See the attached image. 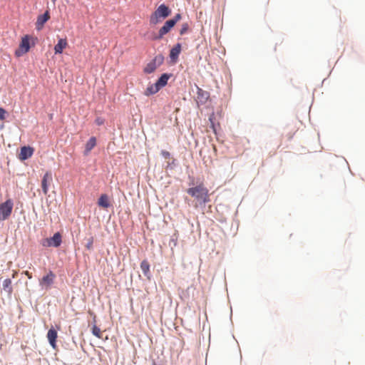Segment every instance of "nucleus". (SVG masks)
<instances>
[{
  "label": "nucleus",
  "mask_w": 365,
  "mask_h": 365,
  "mask_svg": "<svg viewBox=\"0 0 365 365\" xmlns=\"http://www.w3.org/2000/svg\"><path fill=\"white\" fill-rule=\"evenodd\" d=\"M3 289L9 296H11L13 292V287L11 284V280L10 279H6L4 280L2 284Z\"/></svg>",
  "instance_id": "nucleus-15"
},
{
  "label": "nucleus",
  "mask_w": 365,
  "mask_h": 365,
  "mask_svg": "<svg viewBox=\"0 0 365 365\" xmlns=\"http://www.w3.org/2000/svg\"><path fill=\"white\" fill-rule=\"evenodd\" d=\"M55 278L56 274L52 271H49L48 274L43 277V278L40 280L39 284L43 287L48 289L53 283Z\"/></svg>",
  "instance_id": "nucleus-6"
},
{
  "label": "nucleus",
  "mask_w": 365,
  "mask_h": 365,
  "mask_svg": "<svg viewBox=\"0 0 365 365\" xmlns=\"http://www.w3.org/2000/svg\"><path fill=\"white\" fill-rule=\"evenodd\" d=\"M174 26L175 23L173 21L168 20L165 21L164 25L159 30L158 35L155 38V39L163 38V37L167 34Z\"/></svg>",
  "instance_id": "nucleus-7"
},
{
  "label": "nucleus",
  "mask_w": 365,
  "mask_h": 365,
  "mask_svg": "<svg viewBox=\"0 0 365 365\" xmlns=\"http://www.w3.org/2000/svg\"><path fill=\"white\" fill-rule=\"evenodd\" d=\"M16 275H17V272H16V271H14V273H13V274H12V277H13V278H15V277H16Z\"/></svg>",
  "instance_id": "nucleus-29"
},
{
  "label": "nucleus",
  "mask_w": 365,
  "mask_h": 365,
  "mask_svg": "<svg viewBox=\"0 0 365 365\" xmlns=\"http://www.w3.org/2000/svg\"><path fill=\"white\" fill-rule=\"evenodd\" d=\"M68 46L67 40L66 38H60L57 44L54 46L55 53H61L64 48Z\"/></svg>",
  "instance_id": "nucleus-11"
},
{
  "label": "nucleus",
  "mask_w": 365,
  "mask_h": 365,
  "mask_svg": "<svg viewBox=\"0 0 365 365\" xmlns=\"http://www.w3.org/2000/svg\"><path fill=\"white\" fill-rule=\"evenodd\" d=\"M202 92H203V91L201 88H198L197 93L200 94Z\"/></svg>",
  "instance_id": "nucleus-30"
},
{
  "label": "nucleus",
  "mask_w": 365,
  "mask_h": 365,
  "mask_svg": "<svg viewBox=\"0 0 365 365\" xmlns=\"http://www.w3.org/2000/svg\"><path fill=\"white\" fill-rule=\"evenodd\" d=\"M92 334L96 337L101 339L102 338V331L99 327L96 325H93L91 329Z\"/></svg>",
  "instance_id": "nucleus-21"
},
{
  "label": "nucleus",
  "mask_w": 365,
  "mask_h": 365,
  "mask_svg": "<svg viewBox=\"0 0 365 365\" xmlns=\"http://www.w3.org/2000/svg\"><path fill=\"white\" fill-rule=\"evenodd\" d=\"M14 202L11 199L6 200L0 204V221L6 220L11 214Z\"/></svg>",
  "instance_id": "nucleus-3"
},
{
  "label": "nucleus",
  "mask_w": 365,
  "mask_h": 365,
  "mask_svg": "<svg viewBox=\"0 0 365 365\" xmlns=\"http://www.w3.org/2000/svg\"><path fill=\"white\" fill-rule=\"evenodd\" d=\"M49 18L50 16L48 11H46L43 14L38 16L36 21L37 29H41L43 24L49 19Z\"/></svg>",
  "instance_id": "nucleus-12"
},
{
  "label": "nucleus",
  "mask_w": 365,
  "mask_h": 365,
  "mask_svg": "<svg viewBox=\"0 0 365 365\" xmlns=\"http://www.w3.org/2000/svg\"><path fill=\"white\" fill-rule=\"evenodd\" d=\"M157 68L156 63L155 61H152L146 65V66L144 68V72L146 73H151L155 71Z\"/></svg>",
  "instance_id": "nucleus-20"
},
{
  "label": "nucleus",
  "mask_w": 365,
  "mask_h": 365,
  "mask_svg": "<svg viewBox=\"0 0 365 365\" xmlns=\"http://www.w3.org/2000/svg\"><path fill=\"white\" fill-rule=\"evenodd\" d=\"M93 237H90L88 240V242L86 245V247L88 249V250H91L93 248Z\"/></svg>",
  "instance_id": "nucleus-23"
},
{
  "label": "nucleus",
  "mask_w": 365,
  "mask_h": 365,
  "mask_svg": "<svg viewBox=\"0 0 365 365\" xmlns=\"http://www.w3.org/2000/svg\"><path fill=\"white\" fill-rule=\"evenodd\" d=\"M187 192L197 200L195 207L197 204L205 205L210 200L209 190L202 184L188 188Z\"/></svg>",
  "instance_id": "nucleus-1"
},
{
  "label": "nucleus",
  "mask_w": 365,
  "mask_h": 365,
  "mask_svg": "<svg viewBox=\"0 0 365 365\" xmlns=\"http://www.w3.org/2000/svg\"><path fill=\"white\" fill-rule=\"evenodd\" d=\"M98 205L99 207L103 208H108L110 206L108 196L106 194H102L98 200Z\"/></svg>",
  "instance_id": "nucleus-13"
},
{
  "label": "nucleus",
  "mask_w": 365,
  "mask_h": 365,
  "mask_svg": "<svg viewBox=\"0 0 365 365\" xmlns=\"http://www.w3.org/2000/svg\"><path fill=\"white\" fill-rule=\"evenodd\" d=\"M96 124H98V125H100L103 124L104 120H103V119H102V118H98L96 120Z\"/></svg>",
  "instance_id": "nucleus-27"
},
{
  "label": "nucleus",
  "mask_w": 365,
  "mask_h": 365,
  "mask_svg": "<svg viewBox=\"0 0 365 365\" xmlns=\"http://www.w3.org/2000/svg\"><path fill=\"white\" fill-rule=\"evenodd\" d=\"M52 180V174L50 171H47L41 180V187L43 192L46 195L48 191V185Z\"/></svg>",
  "instance_id": "nucleus-9"
},
{
  "label": "nucleus",
  "mask_w": 365,
  "mask_h": 365,
  "mask_svg": "<svg viewBox=\"0 0 365 365\" xmlns=\"http://www.w3.org/2000/svg\"><path fill=\"white\" fill-rule=\"evenodd\" d=\"M153 365H156V364L154 362V363H153Z\"/></svg>",
  "instance_id": "nucleus-33"
},
{
  "label": "nucleus",
  "mask_w": 365,
  "mask_h": 365,
  "mask_svg": "<svg viewBox=\"0 0 365 365\" xmlns=\"http://www.w3.org/2000/svg\"><path fill=\"white\" fill-rule=\"evenodd\" d=\"M140 269L145 276L150 278V264L147 260H143L140 263Z\"/></svg>",
  "instance_id": "nucleus-18"
},
{
  "label": "nucleus",
  "mask_w": 365,
  "mask_h": 365,
  "mask_svg": "<svg viewBox=\"0 0 365 365\" xmlns=\"http://www.w3.org/2000/svg\"><path fill=\"white\" fill-rule=\"evenodd\" d=\"M62 242V236L60 232H56L52 237L45 238L41 241V245L45 247H58Z\"/></svg>",
  "instance_id": "nucleus-4"
},
{
  "label": "nucleus",
  "mask_w": 365,
  "mask_h": 365,
  "mask_svg": "<svg viewBox=\"0 0 365 365\" xmlns=\"http://www.w3.org/2000/svg\"><path fill=\"white\" fill-rule=\"evenodd\" d=\"M96 145V138L91 137L86 144L85 154L87 155Z\"/></svg>",
  "instance_id": "nucleus-17"
},
{
  "label": "nucleus",
  "mask_w": 365,
  "mask_h": 365,
  "mask_svg": "<svg viewBox=\"0 0 365 365\" xmlns=\"http://www.w3.org/2000/svg\"><path fill=\"white\" fill-rule=\"evenodd\" d=\"M58 337V334L56 330L51 328L48 331L47 333V339L49 341L50 345L52 346L53 349L56 348V339Z\"/></svg>",
  "instance_id": "nucleus-10"
},
{
  "label": "nucleus",
  "mask_w": 365,
  "mask_h": 365,
  "mask_svg": "<svg viewBox=\"0 0 365 365\" xmlns=\"http://www.w3.org/2000/svg\"><path fill=\"white\" fill-rule=\"evenodd\" d=\"M160 88L158 86V84L155 83L154 84H152L149 86L146 90L145 91L144 94L147 96H149L150 95H153L159 91Z\"/></svg>",
  "instance_id": "nucleus-16"
},
{
  "label": "nucleus",
  "mask_w": 365,
  "mask_h": 365,
  "mask_svg": "<svg viewBox=\"0 0 365 365\" xmlns=\"http://www.w3.org/2000/svg\"><path fill=\"white\" fill-rule=\"evenodd\" d=\"M161 154H162V155H163L165 159L169 158H170V153H169L168 151H166V150H163V151L161 152Z\"/></svg>",
  "instance_id": "nucleus-26"
},
{
  "label": "nucleus",
  "mask_w": 365,
  "mask_h": 365,
  "mask_svg": "<svg viewBox=\"0 0 365 365\" xmlns=\"http://www.w3.org/2000/svg\"><path fill=\"white\" fill-rule=\"evenodd\" d=\"M30 48L29 40L28 36L22 38L19 48L15 51V55L18 57L27 53Z\"/></svg>",
  "instance_id": "nucleus-5"
},
{
  "label": "nucleus",
  "mask_w": 365,
  "mask_h": 365,
  "mask_svg": "<svg viewBox=\"0 0 365 365\" xmlns=\"http://www.w3.org/2000/svg\"><path fill=\"white\" fill-rule=\"evenodd\" d=\"M34 148L30 146H24L21 148L19 159L21 161H24L31 158L34 153Z\"/></svg>",
  "instance_id": "nucleus-8"
},
{
  "label": "nucleus",
  "mask_w": 365,
  "mask_h": 365,
  "mask_svg": "<svg viewBox=\"0 0 365 365\" xmlns=\"http://www.w3.org/2000/svg\"><path fill=\"white\" fill-rule=\"evenodd\" d=\"M23 273L26 276H27L29 279H31L32 278V275H31V274L29 271H24Z\"/></svg>",
  "instance_id": "nucleus-28"
},
{
  "label": "nucleus",
  "mask_w": 365,
  "mask_h": 365,
  "mask_svg": "<svg viewBox=\"0 0 365 365\" xmlns=\"http://www.w3.org/2000/svg\"><path fill=\"white\" fill-rule=\"evenodd\" d=\"M6 111L3 108H0V120H4L6 118Z\"/></svg>",
  "instance_id": "nucleus-24"
},
{
  "label": "nucleus",
  "mask_w": 365,
  "mask_h": 365,
  "mask_svg": "<svg viewBox=\"0 0 365 365\" xmlns=\"http://www.w3.org/2000/svg\"><path fill=\"white\" fill-rule=\"evenodd\" d=\"M56 0H52V1L54 3Z\"/></svg>",
  "instance_id": "nucleus-32"
},
{
  "label": "nucleus",
  "mask_w": 365,
  "mask_h": 365,
  "mask_svg": "<svg viewBox=\"0 0 365 365\" xmlns=\"http://www.w3.org/2000/svg\"><path fill=\"white\" fill-rule=\"evenodd\" d=\"M170 14L171 10L168 6L165 5L164 4H160L150 15V24L156 25L169 16Z\"/></svg>",
  "instance_id": "nucleus-2"
},
{
  "label": "nucleus",
  "mask_w": 365,
  "mask_h": 365,
  "mask_svg": "<svg viewBox=\"0 0 365 365\" xmlns=\"http://www.w3.org/2000/svg\"><path fill=\"white\" fill-rule=\"evenodd\" d=\"M269 0H265V3H268Z\"/></svg>",
  "instance_id": "nucleus-31"
},
{
  "label": "nucleus",
  "mask_w": 365,
  "mask_h": 365,
  "mask_svg": "<svg viewBox=\"0 0 365 365\" xmlns=\"http://www.w3.org/2000/svg\"><path fill=\"white\" fill-rule=\"evenodd\" d=\"M188 29H189L188 24L187 23H184L183 24H182L181 28L180 29V35L185 34V33H187Z\"/></svg>",
  "instance_id": "nucleus-22"
},
{
  "label": "nucleus",
  "mask_w": 365,
  "mask_h": 365,
  "mask_svg": "<svg viewBox=\"0 0 365 365\" xmlns=\"http://www.w3.org/2000/svg\"><path fill=\"white\" fill-rule=\"evenodd\" d=\"M181 19V15L180 14H177L175 17L172 19H170V21H173L175 23V25L176 23Z\"/></svg>",
  "instance_id": "nucleus-25"
},
{
  "label": "nucleus",
  "mask_w": 365,
  "mask_h": 365,
  "mask_svg": "<svg viewBox=\"0 0 365 365\" xmlns=\"http://www.w3.org/2000/svg\"><path fill=\"white\" fill-rule=\"evenodd\" d=\"M170 75L167 73H163L159 79L157 81L156 83L159 86L160 88L164 87L167 83L168 81L170 78Z\"/></svg>",
  "instance_id": "nucleus-19"
},
{
  "label": "nucleus",
  "mask_w": 365,
  "mask_h": 365,
  "mask_svg": "<svg viewBox=\"0 0 365 365\" xmlns=\"http://www.w3.org/2000/svg\"><path fill=\"white\" fill-rule=\"evenodd\" d=\"M181 51V44L177 43L171 50L170 53V58L175 61Z\"/></svg>",
  "instance_id": "nucleus-14"
}]
</instances>
